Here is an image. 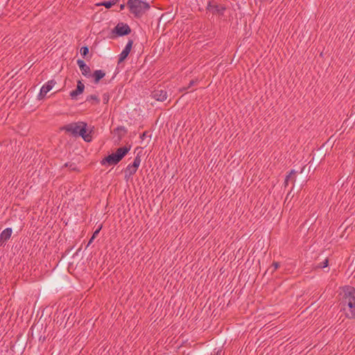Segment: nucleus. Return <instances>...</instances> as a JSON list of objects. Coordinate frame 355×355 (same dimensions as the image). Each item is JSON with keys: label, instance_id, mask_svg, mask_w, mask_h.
<instances>
[{"label": "nucleus", "instance_id": "5701e85b", "mask_svg": "<svg viewBox=\"0 0 355 355\" xmlns=\"http://www.w3.org/2000/svg\"><path fill=\"white\" fill-rule=\"evenodd\" d=\"M279 266L280 264L279 262L273 261L271 266L266 270V273L270 270V273L272 274Z\"/></svg>", "mask_w": 355, "mask_h": 355}, {"label": "nucleus", "instance_id": "ddd939ff", "mask_svg": "<svg viewBox=\"0 0 355 355\" xmlns=\"http://www.w3.org/2000/svg\"><path fill=\"white\" fill-rule=\"evenodd\" d=\"M77 64L78 65L82 74L85 76H91V69L83 60H78Z\"/></svg>", "mask_w": 355, "mask_h": 355}, {"label": "nucleus", "instance_id": "cd10ccee", "mask_svg": "<svg viewBox=\"0 0 355 355\" xmlns=\"http://www.w3.org/2000/svg\"><path fill=\"white\" fill-rule=\"evenodd\" d=\"M120 131H123L125 133L127 132V129L124 126H119L115 129V132H119Z\"/></svg>", "mask_w": 355, "mask_h": 355}, {"label": "nucleus", "instance_id": "c85d7f7f", "mask_svg": "<svg viewBox=\"0 0 355 355\" xmlns=\"http://www.w3.org/2000/svg\"><path fill=\"white\" fill-rule=\"evenodd\" d=\"M101 228H102V225H100V226L98 227V229H96V230L94 232V233H93V234H92L93 238H96V236L99 234V232H100V231H101Z\"/></svg>", "mask_w": 355, "mask_h": 355}, {"label": "nucleus", "instance_id": "4c0bfd02", "mask_svg": "<svg viewBox=\"0 0 355 355\" xmlns=\"http://www.w3.org/2000/svg\"><path fill=\"white\" fill-rule=\"evenodd\" d=\"M119 139H121L122 136L121 135H119Z\"/></svg>", "mask_w": 355, "mask_h": 355}, {"label": "nucleus", "instance_id": "f3484780", "mask_svg": "<svg viewBox=\"0 0 355 355\" xmlns=\"http://www.w3.org/2000/svg\"><path fill=\"white\" fill-rule=\"evenodd\" d=\"M138 168L134 167L132 164H129L125 171V178L128 179L131 175L136 173Z\"/></svg>", "mask_w": 355, "mask_h": 355}, {"label": "nucleus", "instance_id": "dca6fc26", "mask_svg": "<svg viewBox=\"0 0 355 355\" xmlns=\"http://www.w3.org/2000/svg\"><path fill=\"white\" fill-rule=\"evenodd\" d=\"M105 76V73L102 70H96L94 71L92 76L94 78V83L98 84L99 81L103 78Z\"/></svg>", "mask_w": 355, "mask_h": 355}, {"label": "nucleus", "instance_id": "6ab92c4d", "mask_svg": "<svg viewBox=\"0 0 355 355\" xmlns=\"http://www.w3.org/2000/svg\"><path fill=\"white\" fill-rule=\"evenodd\" d=\"M295 174L296 171L295 170H291L288 175L286 176V181L292 182L293 184V187L295 186Z\"/></svg>", "mask_w": 355, "mask_h": 355}, {"label": "nucleus", "instance_id": "bb28decb", "mask_svg": "<svg viewBox=\"0 0 355 355\" xmlns=\"http://www.w3.org/2000/svg\"><path fill=\"white\" fill-rule=\"evenodd\" d=\"M196 83V80H191L190 82H189V84L187 87H182L180 89V92H183V91H186L187 89H188L189 88H190L191 87H192L195 83Z\"/></svg>", "mask_w": 355, "mask_h": 355}, {"label": "nucleus", "instance_id": "aec40b11", "mask_svg": "<svg viewBox=\"0 0 355 355\" xmlns=\"http://www.w3.org/2000/svg\"><path fill=\"white\" fill-rule=\"evenodd\" d=\"M119 0H110L105 1L100 3L101 6H105L106 8H111L113 6L116 4Z\"/></svg>", "mask_w": 355, "mask_h": 355}, {"label": "nucleus", "instance_id": "72a5a7b5", "mask_svg": "<svg viewBox=\"0 0 355 355\" xmlns=\"http://www.w3.org/2000/svg\"><path fill=\"white\" fill-rule=\"evenodd\" d=\"M81 250V248H80L78 250H77V251L72 255V257H74L75 256H76L78 253V252Z\"/></svg>", "mask_w": 355, "mask_h": 355}, {"label": "nucleus", "instance_id": "2eb2a0df", "mask_svg": "<svg viewBox=\"0 0 355 355\" xmlns=\"http://www.w3.org/2000/svg\"><path fill=\"white\" fill-rule=\"evenodd\" d=\"M131 148V146H123L116 149L114 154L119 157V159L121 161L122 159L127 155V153L130 151Z\"/></svg>", "mask_w": 355, "mask_h": 355}, {"label": "nucleus", "instance_id": "58836bf2", "mask_svg": "<svg viewBox=\"0 0 355 355\" xmlns=\"http://www.w3.org/2000/svg\"><path fill=\"white\" fill-rule=\"evenodd\" d=\"M33 327H32L31 328V331H33Z\"/></svg>", "mask_w": 355, "mask_h": 355}, {"label": "nucleus", "instance_id": "6e6552de", "mask_svg": "<svg viewBox=\"0 0 355 355\" xmlns=\"http://www.w3.org/2000/svg\"><path fill=\"white\" fill-rule=\"evenodd\" d=\"M133 40L131 39H129L128 41V43L126 44V46L122 51V52L119 54V59H118V64L123 62L129 55L131 49L132 48L133 45Z\"/></svg>", "mask_w": 355, "mask_h": 355}, {"label": "nucleus", "instance_id": "1a4fd4ad", "mask_svg": "<svg viewBox=\"0 0 355 355\" xmlns=\"http://www.w3.org/2000/svg\"><path fill=\"white\" fill-rule=\"evenodd\" d=\"M56 82L55 80H49L44 85H43L40 89V92L37 96L39 100H42L44 98L47 92H49L53 87L55 85Z\"/></svg>", "mask_w": 355, "mask_h": 355}, {"label": "nucleus", "instance_id": "b1692460", "mask_svg": "<svg viewBox=\"0 0 355 355\" xmlns=\"http://www.w3.org/2000/svg\"><path fill=\"white\" fill-rule=\"evenodd\" d=\"M80 55L83 58H86L89 54V48L87 46H82L80 50Z\"/></svg>", "mask_w": 355, "mask_h": 355}, {"label": "nucleus", "instance_id": "a878e982", "mask_svg": "<svg viewBox=\"0 0 355 355\" xmlns=\"http://www.w3.org/2000/svg\"><path fill=\"white\" fill-rule=\"evenodd\" d=\"M140 163H141V157H140V155L139 153H138L137 155V156L135 157V159H134V162L132 164V165L134 166V167H136L137 168H139V165H140Z\"/></svg>", "mask_w": 355, "mask_h": 355}, {"label": "nucleus", "instance_id": "20e7f679", "mask_svg": "<svg viewBox=\"0 0 355 355\" xmlns=\"http://www.w3.org/2000/svg\"><path fill=\"white\" fill-rule=\"evenodd\" d=\"M131 28L128 24L120 22L111 31L110 38L115 39L118 37H123L129 35Z\"/></svg>", "mask_w": 355, "mask_h": 355}, {"label": "nucleus", "instance_id": "9d476101", "mask_svg": "<svg viewBox=\"0 0 355 355\" xmlns=\"http://www.w3.org/2000/svg\"><path fill=\"white\" fill-rule=\"evenodd\" d=\"M207 10L211 12L214 15L217 14L223 16L224 15V11L226 10V8L223 6L212 5L211 1H209L207 6Z\"/></svg>", "mask_w": 355, "mask_h": 355}, {"label": "nucleus", "instance_id": "9b49d317", "mask_svg": "<svg viewBox=\"0 0 355 355\" xmlns=\"http://www.w3.org/2000/svg\"><path fill=\"white\" fill-rule=\"evenodd\" d=\"M120 162H121V160L119 159V157L114 154V153H113L105 157L101 161V165L108 164L109 166H112V165H116L118 163H119Z\"/></svg>", "mask_w": 355, "mask_h": 355}, {"label": "nucleus", "instance_id": "393cba45", "mask_svg": "<svg viewBox=\"0 0 355 355\" xmlns=\"http://www.w3.org/2000/svg\"><path fill=\"white\" fill-rule=\"evenodd\" d=\"M329 265V260L328 259H325L322 262L318 263V265H316L315 266H314V268L315 269H317V268H326Z\"/></svg>", "mask_w": 355, "mask_h": 355}, {"label": "nucleus", "instance_id": "423d86ee", "mask_svg": "<svg viewBox=\"0 0 355 355\" xmlns=\"http://www.w3.org/2000/svg\"><path fill=\"white\" fill-rule=\"evenodd\" d=\"M311 168L307 167V166H304L300 171L301 175L299 177L297 182L295 184L296 189L298 188V190H301L302 187L307 182V174L309 172Z\"/></svg>", "mask_w": 355, "mask_h": 355}, {"label": "nucleus", "instance_id": "412c9836", "mask_svg": "<svg viewBox=\"0 0 355 355\" xmlns=\"http://www.w3.org/2000/svg\"><path fill=\"white\" fill-rule=\"evenodd\" d=\"M94 101L95 104H98L100 103V99L98 96L96 94H91L87 96L86 101Z\"/></svg>", "mask_w": 355, "mask_h": 355}, {"label": "nucleus", "instance_id": "473e14b6", "mask_svg": "<svg viewBox=\"0 0 355 355\" xmlns=\"http://www.w3.org/2000/svg\"><path fill=\"white\" fill-rule=\"evenodd\" d=\"M94 239H95V238H93V236H92V238L89 239V242H88L87 245H89L92 243V241H93V240H94Z\"/></svg>", "mask_w": 355, "mask_h": 355}, {"label": "nucleus", "instance_id": "4468645a", "mask_svg": "<svg viewBox=\"0 0 355 355\" xmlns=\"http://www.w3.org/2000/svg\"><path fill=\"white\" fill-rule=\"evenodd\" d=\"M12 230L10 227H7L0 234V246H1L4 241L8 240L12 234Z\"/></svg>", "mask_w": 355, "mask_h": 355}, {"label": "nucleus", "instance_id": "a211bd4d", "mask_svg": "<svg viewBox=\"0 0 355 355\" xmlns=\"http://www.w3.org/2000/svg\"><path fill=\"white\" fill-rule=\"evenodd\" d=\"M171 15L168 13H164L162 15L159 19V25H166L168 22H169L172 19L171 18Z\"/></svg>", "mask_w": 355, "mask_h": 355}, {"label": "nucleus", "instance_id": "c756f323", "mask_svg": "<svg viewBox=\"0 0 355 355\" xmlns=\"http://www.w3.org/2000/svg\"><path fill=\"white\" fill-rule=\"evenodd\" d=\"M109 99H110V96H109V95H108V94H104L103 95V103H105V104H106V103H108V101H109Z\"/></svg>", "mask_w": 355, "mask_h": 355}, {"label": "nucleus", "instance_id": "4be33fe9", "mask_svg": "<svg viewBox=\"0 0 355 355\" xmlns=\"http://www.w3.org/2000/svg\"><path fill=\"white\" fill-rule=\"evenodd\" d=\"M64 167L69 168V171H79V170L77 168V166L75 163H70V162L65 163L64 165Z\"/></svg>", "mask_w": 355, "mask_h": 355}, {"label": "nucleus", "instance_id": "f704fd0d", "mask_svg": "<svg viewBox=\"0 0 355 355\" xmlns=\"http://www.w3.org/2000/svg\"><path fill=\"white\" fill-rule=\"evenodd\" d=\"M288 181H286V180H284V185L285 187H286L288 185Z\"/></svg>", "mask_w": 355, "mask_h": 355}, {"label": "nucleus", "instance_id": "c9c22d12", "mask_svg": "<svg viewBox=\"0 0 355 355\" xmlns=\"http://www.w3.org/2000/svg\"><path fill=\"white\" fill-rule=\"evenodd\" d=\"M73 247H71V248H68L66 251H65V253L66 254H69V252L73 249Z\"/></svg>", "mask_w": 355, "mask_h": 355}, {"label": "nucleus", "instance_id": "f8f14e48", "mask_svg": "<svg viewBox=\"0 0 355 355\" xmlns=\"http://www.w3.org/2000/svg\"><path fill=\"white\" fill-rule=\"evenodd\" d=\"M85 90V85L83 83L82 80H78L77 81V86L76 89L74 90H72L69 96L71 98V99L76 100L78 96L80 94H82Z\"/></svg>", "mask_w": 355, "mask_h": 355}, {"label": "nucleus", "instance_id": "39448f33", "mask_svg": "<svg viewBox=\"0 0 355 355\" xmlns=\"http://www.w3.org/2000/svg\"><path fill=\"white\" fill-rule=\"evenodd\" d=\"M325 156V148L323 146H320L313 153V157L309 163V167L315 168L316 166H318L324 159Z\"/></svg>", "mask_w": 355, "mask_h": 355}, {"label": "nucleus", "instance_id": "7ed1b4c3", "mask_svg": "<svg viewBox=\"0 0 355 355\" xmlns=\"http://www.w3.org/2000/svg\"><path fill=\"white\" fill-rule=\"evenodd\" d=\"M127 6L130 12L137 18L141 17L150 7V3L144 0H128Z\"/></svg>", "mask_w": 355, "mask_h": 355}, {"label": "nucleus", "instance_id": "7c9ffc66", "mask_svg": "<svg viewBox=\"0 0 355 355\" xmlns=\"http://www.w3.org/2000/svg\"><path fill=\"white\" fill-rule=\"evenodd\" d=\"M148 133V131H144L142 134L140 135V139L144 140L147 137Z\"/></svg>", "mask_w": 355, "mask_h": 355}, {"label": "nucleus", "instance_id": "2f4dec72", "mask_svg": "<svg viewBox=\"0 0 355 355\" xmlns=\"http://www.w3.org/2000/svg\"><path fill=\"white\" fill-rule=\"evenodd\" d=\"M216 349H214V353L212 355H220L222 352V349L219 348L217 351Z\"/></svg>", "mask_w": 355, "mask_h": 355}, {"label": "nucleus", "instance_id": "f03ea898", "mask_svg": "<svg viewBox=\"0 0 355 355\" xmlns=\"http://www.w3.org/2000/svg\"><path fill=\"white\" fill-rule=\"evenodd\" d=\"M87 124L83 121L73 122L64 125L60 129L71 132L73 136L81 137L85 141L90 142L92 139L91 132L87 133Z\"/></svg>", "mask_w": 355, "mask_h": 355}, {"label": "nucleus", "instance_id": "f257e3e1", "mask_svg": "<svg viewBox=\"0 0 355 355\" xmlns=\"http://www.w3.org/2000/svg\"><path fill=\"white\" fill-rule=\"evenodd\" d=\"M340 304L345 310V306L349 308V313H346L348 318H355V288L345 286L343 288V297Z\"/></svg>", "mask_w": 355, "mask_h": 355}, {"label": "nucleus", "instance_id": "0eeeda50", "mask_svg": "<svg viewBox=\"0 0 355 355\" xmlns=\"http://www.w3.org/2000/svg\"><path fill=\"white\" fill-rule=\"evenodd\" d=\"M152 96L156 101H164L167 98V91L165 87L159 86L152 92Z\"/></svg>", "mask_w": 355, "mask_h": 355}, {"label": "nucleus", "instance_id": "e433bc0d", "mask_svg": "<svg viewBox=\"0 0 355 355\" xmlns=\"http://www.w3.org/2000/svg\"><path fill=\"white\" fill-rule=\"evenodd\" d=\"M124 8H125V4H124V3L121 4V6H120V10H123V9H124Z\"/></svg>", "mask_w": 355, "mask_h": 355}]
</instances>
